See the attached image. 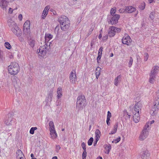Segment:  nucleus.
<instances>
[{
    "instance_id": "obj_1",
    "label": "nucleus",
    "mask_w": 159,
    "mask_h": 159,
    "mask_svg": "<svg viewBox=\"0 0 159 159\" xmlns=\"http://www.w3.org/2000/svg\"><path fill=\"white\" fill-rule=\"evenodd\" d=\"M53 36L51 34H46L45 36V44L41 46L39 49V55L40 54L42 56H44L47 53V52L50 48V44L51 42H48V41L52 39Z\"/></svg>"
},
{
    "instance_id": "obj_2",
    "label": "nucleus",
    "mask_w": 159,
    "mask_h": 159,
    "mask_svg": "<svg viewBox=\"0 0 159 159\" xmlns=\"http://www.w3.org/2000/svg\"><path fill=\"white\" fill-rule=\"evenodd\" d=\"M58 21L60 23L61 29L66 31L69 28L70 21L69 19L66 16H62L58 19Z\"/></svg>"
},
{
    "instance_id": "obj_3",
    "label": "nucleus",
    "mask_w": 159,
    "mask_h": 159,
    "mask_svg": "<svg viewBox=\"0 0 159 159\" xmlns=\"http://www.w3.org/2000/svg\"><path fill=\"white\" fill-rule=\"evenodd\" d=\"M8 25L11 30L17 37H20L22 34L21 30L17 24L12 19H10L8 21Z\"/></svg>"
},
{
    "instance_id": "obj_4",
    "label": "nucleus",
    "mask_w": 159,
    "mask_h": 159,
    "mask_svg": "<svg viewBox=\"0 0 159 159\" xmlns=\"http://www.w3.org/2000/svg\"><path fill=\"white\" fill-rule=\"evenodd\" d=\"M87 101L85 96L84 95H79L77 98L76 107L78 111L82 110L86 106Z\"/></svg>"
},
{
    "instance_id": "obj_5",
    "label": "nucleus",
    "mask_w": 159,
    "mask_h": 159,
    "mask_svg": "<svg viewBox=\"0 0 159 159\" xmlns=\"http://www.w3.org/2000/svg\"><path fill=\"white\" fill-rule=\"evenodd\" d=\"M154 105L152 107L150 113L152 116L154 115L159 109V90L156 93L155 96Z\"/></svg>"
},
{
    "instance_id": "obj_6",
    "label": "nucleus",
    "mask_w": 159,
    "mask_h": 159,
    "mask_svg": "<svg viewBox=\"0 0 159 159\" xmlns=\"http://www.w3.org/2000/svg\"><path fill=\"white\" fill-rule=\"evenodd\" d=\"M140 103H137L134 107V109L132 111L133 118L134 122L136 123L138 122L140 119L139 115V110H140Z\"/></svg>"
},
{
    "instance_id": "obj_7",
    "label": "nucleus",
    "mask_w": 159,
    "mask_h": 159,
    "mask_svg": "<svg viewBox=\"0 0 159 159\" xmlns=\"http://www.w3.org/2000/svg\"><path fill=\"white\" fill-rule=\"evenodd\" d=\"M20 68L18 64L15 62H11L8 66L9 73L12 75H15L20 71Z\"/></svg>"
},
{
    "instance_id": "obj_8",
    "label": "nucleus",
    "mask_w": 159,
    "mask_h": 159,
    "mask_svg": "<svg viewBox=\"0 0 159 159\" xmlns=\"http://www.w3.org/2000/svg\"><path fill=\"white\" fill-rule=\"evenodd\" d=\"M49 125L50 127V134L51 136V138L53 139H55L57 137V134L55 129V126L53 122L52 121H50Z\"/></svg>"
},
{
    "instance_id": "obj_9",
    "label": "nucleus",
    "mask_w": 159,
    "mask_h": 159,
    "mask_svg": "<svg viewBox=\"0 0 159 159\" xmlns=\"http://www.w3.org/2000/svg\"><path fill=\"white\" fill-rule=\"evenodd\" d=\"M109 29L108 34L110 37H114L116 33H119L121 30L120 28L113 26L110 27Z\"/></svg>"
},
{
    "instance_id": "obj_10",
    "label": "nucleus",
    "mask_w": 159,
    "mask_h": 159,
    "mask_svg": "<svg viewBox=\"0 0 159 159\" xmlns=\"http://www.w3.org/2000/svg\"><path fill=\"white\" fill-rule=\"evenodd\" d=\"M14 121L15 119L11 117V115L8 114L6 117L4 122L7 125L11 126Z\"/></svg>"
},
{
    "instance_id": "obj_11",
    "label": "nucleus",
    "mask_w": 159,
    "mask_h": 159,
    "mask_svg": "<svg viewBox=\"0 0 159 159\" xmlns=\"http://www.w3.org/2000/svg\"><path fill=\"white\" fill-rule=\"evenodd\" d=\"M110 17L111 18V19L108 21V24L111 25H114L118 23L120 16L118 14H115Z\"/></svg>"
},
{
    "instance_id": "obj_12",
    "label": "nucleus",
    "mask_w": 159,
    "mask_h": 159,
    "mask_svg": "<svg viewBox=\"0 0 159 159\" xmlns=\"http://www.w3.org/2000/svg\"><path fill=\"white\" fill-rule=\"evenodd\" d=\"M12 84L15 89H17L19 87L20 80L18 77L16 76L11 78Z\"/></svg>"
},
{
    "instance_id": "obj_13",
    "label": "nucleus",
    "mask_w": 159,
    "mask_h": 159,
    "mask_svg": "<svg viewBox=\"0 0 159 159\" xmlns=\"http://www.w3.org/2000/svg\"><path fill=\"white\" fill-rule=\"evenodd\" d=\"M9 3L7 0H0V7L3 11H6Z\"/></svg>"
},
{
    "instance_id": "obj_14",
    "label": "nucleus",
    "mask_w": 159,
    "mask_h": 159,
    "mask_svg": "<svg viewBox=\"0 0 159 159\" xmlns=\"http://www.w3.org/2000/svg\"><path fill=\"white\" fill-rule=\"evenodd\" d=\"M30 21L27 20L24 24L23 32L25 34H27L30 30Z\"/></svg>"
},
{
    "instance_id": "obj_15",
    "label": "nucleus",
    "mask_w": 159,
    "mask_h": 159,
    "mask_svg": "<svg viewBox=\"0 0 159 159\" xmlns=\"http://www.w3.org/2000/svg\"><path fill=\"white\" fill-rule=\"evenodd\" d=\"M149 134V131L146 130L145 129H143L139 137V139L141 140H143L145 139L148 136Z\"/></svg>"
},
{
    "instance_id": "obj_16",
    "label": "nucleus",
    "mask_w": 159,
    "mask_h": 159,
    "mask_svg": "<svg viewBox=\"0 0 159 159\" xmlns=\"http://www.w3.org/2000/svg\"><path fill=\"white\" fill-rule=\"evenodd\" d=\"M70 82L73 84L75 83L76 81V75L75 74V71H72L70 75Z\"/></svg>"
},
{
    "instance_id": "obj_17",
    "label": "nucleus",
    "mask_w": 159,
    "mask_h": 159,
    "mask_svg": "<svg viewBox=\"0 0 159 159\" xmlns=\"http://www.w3.org/2000/svg\"><path fill=\"white\" fill-rule=\"evenodd\" d=\"M131 39L130 37L127 35L126 36H124L122 39V42L124 44H126L128 45L131 43Z\"/></svg>"
},
{
    "instance_id": "obj_18",
    "label": "nucleus",
    "mask_w": 159,
    "mask_h": 159,
    "mask_svg": "<svg viewBox=\"0 0 159 159\" xmlns=\"http://www.w3.org/2000/svg\"><path fill=\"white\" fill-rule=\"evenodd\" d=\"M150 155V153L149 151L146 150L143 151L141 156L142 159H147Z\"/></svg>"
},
{
    "instance_id": "obj_19",
    "label": "nucleus",
    "mask_w": 159,
    "mask_h": 159,
    "mask_svg": "<svg viewBox=\"0 0 159 159\" xmlns=\"http://www.w3.org/2000/svg\"><path fill=\"white\" fill-rule=\"evenodd\" d=\"M126 12L128 13H131L136 10L135 7L131 6H127L125 7Z\"/></svg>"
},
{
    "instance_id": "obj_20",
    "label": "nucleus",
    "mask_w": 159,
    "mask_h": 159,
    "mask_svg": "<svg viewBox=\"0 0 159 159\" xmlns=\"http://www.w3.org/2000/svg\"><path fill=\"white\" fill-rule=\"evenodd\" d=\"M53 96V93L52 91H50L48 95L47 98V103L46 105L48 106L49 105V103L52 100V97Z\"/></svg>"
},
{
    "instance_id": "obj_21",
    "label": "nucleus",
    "mask_w": 159,
    "mask_h": 159,
    "mask_svg": "<svg viewBox=\"0 0 159 159\" xmlns=\"http://www.w3.org/2000/svg\"><path fill=\"white\" fill-rule=\"evenodd\" d=\"M121 75H118L114 79V84L116 86H118L119 83L121 81Z\"/></svg>"
},
{
    "instance_id": "obj_22",
    "label": "nucleus",
    "mask_w": 159,
    "mask_h": 159,
    "mask_svg": "<svg viewBox=\"0 0 159 159\" xmlns=\"http://www.w3.org/2000/svg\"><path fill=\"white\" fill-rule=\"evenodd\" d=\"M149 75V82L151 84H153L155 81L156 75L150 73Z\"/></svg>"
},
{
    "instance_id": "obj_23",
    "label": "nucleus",
    "mask_w": 159,
    "mask_h": 159,
    "mask_svg": "<svg viewBox=\"0 0 159 159\" xmlns=\"http://www.w3.org/2000/svg\"><path fill=\"white\" fill-rule=\"evenodd\" d=\"M111 113L110 112V111H108L107 112V120H106L107 124L108 125H110V123L109 121L110 120V118L111 117Z\"/></svg>"
},
{
    "instance_id": "obj_24",
    "label": "nucleus",
    "mask_w": 159,
    "mask_h": 159,
    "mask_svg": "<svg viewBox=\"0 0 159 159\" xmlns=\"http://www.w3.org/2000/svg\"><path fill=\"white\" fill-rule=\"evenodd\" d=\"M104 146L105 147V149L106 150L105 153L108 154L111 149V145L110 144H108V145L105 144L104 145Z\"/></svg>"
},
{
    "instance_id": "obj_25",
    "label": "nucleus",
    "mask_w": 159,
    "mask_h": 159,
    "mask_svg": "<svg viewBox=\"0 0 159 159\" xmlns=\"http://www.w3.org/2000/svg\"><path fill=\"white\" fill-rule=\"evenodd\" d=\"M159 69L158 66H155L153 68V70H151L150 73L156 75Z\"/></svg>"
},
{
    "instance_id": "obj_26",
    "label": "nucleus",
    "mask_w": 159,
    "mask_h": 159,
    "mask_svg": "<svg viewBox=\"0 0 159 159\" xmlns=\"http://www.w3.org/2000/svg\"><path fill=\"white\" fill-rule=\"evenodd\" d=\"M57 97L58 99H59L61 98L62 95V89L61 88H58L57 89Z\"/></svg>"
},
{
    "instance_id": "obj_27",
    "label": "nucleus",
    "mask_w": 159,
    "mask_h": 159,
    "mask_svg": "<svg viewBox=\"0 0 159 159\" xmlns=\"http://www.w3.org/2000/svg\"><path fill=\"white\" fill-rule=\"evenodd\" d=\"M117 123H116L115 125L114 126L113 129L111 131L110 133V134H115L117 131Z\"/></svg>"
},
{
    "instance_id": "obj_28",
    "label": "nucleus",
    "mask_w": 159,
    "mask_h": 159,
    "mask_svg": "<svg viewBox=\"0 0 159 159\" xmlns=\"http://www.w3.org/2000/svg\"><path fill=\"white\" fill-rule=\"evenodd\" d=\"M95 134L96 135V139H99L101 136V132L99 129H97L96 130Z\"/></svg>"
},
{
    "instance_id": "obj_29",
    "label": "nucleus",
    "mask_w": 159,
    "mask_h": 159,
    "mask_svg": "<svg viewBox=\"0 0 159 159\" xmlns=\"http://www.w3.org/2000/svg\"><path fill=\"white\" fill-rule=\"evenodd\" d=\"M29 44L31 47L33 48L34 47L35 44V40H30L29 41Z\"/></svg>"
},
{
    "instance_id": "obj_30",
    "label": "nucleus",
    "mask_w": 159,
    "mask_h": 159,
    "mask_svg": "<svg viewBox=\"0 0 159 159\" xmlns=\"http://www.w3.org/2000/svg\"><path fill=\"white\" fill-rule=\"evenodd\" d=\"M116 10L115 9H114V8H112L110 11V13L111 15H110V16H113L114 15V14L116 12Z\"/></svg>"
},
{
    "instance_id": "obj_31",
    "label": "nucleus",
    "mask_w": 159,
    "mask_h": 159,
    "mask_svg": "<svg viewBox=\"0 0 159 159\" xmlns=\"http://www.w3.org/2000/svg\"><path fill=\"white\" fill-rule=\"evenodd\" d=\"M93 141V139L92 137H91L88 140V144L89 146H91L92 145Z\"/></svg>"
},
{
    "instance_id": "obj_32",
    "label": "nucleus",
    "mask_w": 159,
    "mask_h": 159,
    "mask_svg": "<svg viewBox=\"0 0 159 159\" xmlns=\"http://www.w3.org/2000/svg\"><path fill=\"white\" fill-rule=\"evenodd\" d=\"M37 129L36 127H32L30 130V133L31 134H34V130Z\"/></svg>"
},
{
    "instance_id": "obj_33",
    "label": "nucleus",
    "mask_w": 159,
    "mask_h": 159,
    "mask_svg": "<svg viewBox=\"0 0 159 159\" xmlns=\"http://www.w3.org/2000/svg\"><path fill=\"white\" fill-rule=\"evenodd\" d=\"M120 137H118L116 139L113 140L112 141V143H118L120 141Z\"/></svg>"
},
{
    "instance_id": "obj_34",
    "label": "nucleus",
    "mask_w": 159,
    "mask_h": 159,
    "mask_svg": "<svg viewBox=\"0 0 159 159\" xmlns=\"http://www.w3.org/2000/svg\"><path fill=\"white\" fill-rule=\"evenodd\" d=\"M5 46L8 49H10L11 48V46L10 44L8 42H5Z\"/></svg>"
},
{
    "instance_id": "obj_35",
    "label": "nucleus",
    "mask_w": 159,
    "mask_h": 159,
    "mask_svg": "<svg viewBox=\"0 0 159 159\" xmlns=\"http://www.w3.org/2000/svg\"><path fill=\"white\" fill-rule=\"evenodd\" d=\"M48 14V12H46L45 11H43V13H42V15H41L42 18L43 19H45V18L46 16Z\"/></svg>"
},
{
    "instance_id": "obj_36",
    "label": "nucleus",
    "mask_w": 159,
    "mask_h": 159,
    "mask_svg": "<svg viewBox=\"0 0 159 159\" xmlns=\"http://www.w3.org/2000/svg\"><path fill=\"white\" fill-rule=\"evenodd\" d=\"M149 125L150 123L149 122H147L145 125L143 129H145L146 130H148V131Z\"/></svg>"
},
{
    "instance_id": "obj_37",
    "label": "nucleus",
    "mask_w": 159,
    "mask_h": 159,
    "mask_svg": "<svg viewBox=\"0 0 159 159\" xmlns=\"http://www.w3.org/2000/svg\"><path fill=\"white\" fill-rule=\"evenodd\" d=\"M133 62V59L131 57H130L129 62L128 64V66L130 67H131Z\"/></svg>"
},
{
    "instance_id": "obj_38",
    "label": "nucleus",
    "mask_w": 159,
    "mask_h": 159,
    "mask_svg": "<svg viewBox=\"0 0 159 159\" xmlns=\"http://www.w3.org/2000/svg\"><path fill=\"white\" fill-rule=\"evenodd\" d=\"M155 13L154 12H152L150 14L149 17L152 20L154 19Z\"/></svg>"
},
{
    "instance_id": "obj_39",
    "label": "nucleus",
    "mask_w": 159,
    "mask_h": 159,
    "mask_svg": "<svg viewBox=\"0 0 159 159\" xmlns=\"http://www.w3.org/2000/svg\"><path fill=\"white\" fill-rule=\"evenodd\" d=\"M148 53H145L144 54V61H146L148 59Z\"/></svg>"
},
{
    "instance_id": "obj_40",
    "label": "nucleus",
    "mask_w": 159,
    "mask_h": 159,
    "mask_svg": "<svg viewBox=\"0 0 159 159\" xmlns=\"http://www.w3.org/2000/svg\"><path fill=\"white\" fill-rule=\"evenodd\" d=\"M81 146L84 151L86 150V144L84 142H83L81 143Z\"/></svg>"
},
{
    "instance_id": "obj_41",
    "label": "nucleus",
    "mask_w": 159,
    "mask_h": 159,
    "mask_svg": "<svg viewBox=\"0 0 159 159\" xmlns=\"http://www.w3.org/2000/svg\"><path fill=\"white\" fill-rule=\"evenodd\" d=\"M103 50V48L102 47H100L99 49V51L98 53V55H102V52Z\"/></svg>"
},
{
    "instance_id": "obj_42",
    "label": "nucleus",
    "mask_w": 159,
    "mask_h": 159,
    "mask_svg": "<svg viewBox=\"0 0 159 159\" xmlns=\"http://www.w3.org/2000/svg\"><path fill=\"white\" fill-rule=\"evenodd\" d=\"M87 156V152L86 151H84L83 152L82 154V158H86Z\"/></svg>"
},
{
    "instance_id": "obj_43",
    "label": "nucleus",
    "mask_w": 159,
    "mask_h": 159,
    "mask_svg": "<svg viewBox=\"0 0 159 159\" xmlns=\"http://www.w3.org/2000/svg\"><path fill=\"white\" fill-rule=\"evenodd\" d=\"M102 57V55H98V57L97 59V61L98 63H99V61H100L101 57Z\"/></svg>"
},
{
    "instance_id": "obj_44",
    "label": "nucleus",
    "mask_w": 159,
    "mask_h": 159,
    "mask_svg": "<svg viewBox=\"0 0 159 159\" xmlns=\"http://www.w3.org/2000/svg\"><path fill=\"white\" fill-rule=\"evenodd\" d=\"M50 8V6L48 5L45 8L44 10H43L44 11H46L48 13V10Z\"/></svg>"
},
{
    "instance_id": "obj_45",
    "label": "nucleus",
    "mask_w": 159,
    "mask_h": 159,
    "mask_svg": "<svg viewBox=\"0 0 159 159\" xmlns=\"http://www.w3.org/2000/svg\"><path fill=\"white\" fill-rule=\"evenodd\" d=\"M119 11L120 13H123L126 12L125 8L124 9H120L119 10Z\"/></svg>"
},
{
    "instance_id": "obj_46",
    "label": "nucleus",
    "mask_w": 159,
    "mask_h": 159,
    "mask_svg": "<svg viewBox=\"0 0 159 159\" xmlns=\"http://www.w3.org/2000/svg\"><path fill=\"white\" fill-rule=\"evenodd\" d=\"M56 148L57 152H58L59 150L60 149L61 147L59 145H57Z\"/></svg>"
},
{
    "instance_id": "obj_47",
    "label": "nucleus",
    "mask_w": 159,
    "mask_h": 159,
    "mask_svg": "<svg viewBox=\"0 0 159 159\" xmlns=\"http://www.w3.org/2000/svg\"><path fill=\"white\" fill-rule=\"evenodd\" d=\"M142 5H142V6H140L139 7V8L141 10H143L145 8V3H143Z\"/></svg>"
},
{
    "instance_id": "obj_48",
    "label": "nucleus",
    "mask_w": 159,
    "mask_h": 159,
    "mask_svg": "<svg viewBox=\"0 0 159 159\" xmlns=\"http://www.w3.org/2000/svg\"><path fill=\"white\" fill-rule=\"evenodd\" d=\"M16 153L17 155L19 154L22 155L23 154V152L20 150H18L16 152Z\"/></svg>"
},
{
    "instance_id": "obj_49",
    "label": "nucleus",
    "mask_w": 159,
    "mask_h": 159,
    "mask_svg": "<svg viewBox=\"0 0 159 159\" xmlns=\"http://www.w3.org/2000/svg\"><path fill=\"white\" fill-rule=\"evenodd\" d=\"M99 140V139H96V140L93 142V145L94 146H96L97 143Z\"/></svg>"
},
{
    "instance_id": "obj_50",
    "label": "nucleus",
    "mask_w": 159,
    "mask_h": 159,
    "mask_svg": "<svg viewBox=\"0 0 159 159\" xmlns=\"http://www.w3.org/2000/svg\"><path fill=\"white\" fill-rule=\"evenodd\" d=\"M24 157V155H23V154L22 155L19 154L17 156V158H20V157Z\"/></svg>"
},
{
    "instance_id": "obj_51",
    "label": "nucleus",
    "mask_w": 159,
    "mask_h": 159,
    "mask_svg": "<svg viewBox=\"0 0 159 159\" xmlns=\"http://www.w3.org/2000/svg\"><path fill=\"white\" fill-rule=\"evenodd\" d=\"M13 10L11 8H9L8 12L10 14H11L12 13Z\"/></svg>"
},
{
    "instance_id": "obj_52",
    "label": "nucleus",
    "mask_w": 159,
    "mask_h": 159,
    "mask_svg": "<svg viewBox=\"0 0 159 159\" xmlns=\"http://www.w3.org/2000/svg\"><path fill=\"white\" fill-rule=\"evenodd\" d=\"M18 18L20 20H22V15L21 14H20L18 16Z\"/></svg>"
},
{
    "instance_id": "obj_53",
    "label": "nucleus",
    "mask_w": 159,
    "mask_h": 159,
    "mask_svg": "<svg viewBox=\"0 0 159 159\" xmlns=\"http://www.w3.org/2000/svg\"><path fill=\"white\" fill-rule=\"evenodd\" d=\"M59 29V26H57L56 27L55 30L56 31H57V32H58V31Z\"/></svg>"
},
{
    "instance_id": "obj_54",
    "label": "nucleus",
    "mask_w": 159,
    "mask_h": 159,
    "mask_svg": "<svg viewBox=\"0 0 159 159\" xmlns=\"http://www.w3.org/2000/svg\"><path fill=\"white\" fill-rule=\"evenodd\" d=\"M108 36V34H107L105 36H104L103 37L104 39L107 40V39Z\"/></svg>"
},
{
    "instance_id": "obj_55",
    "label": "nucleus",
    "mask_w": 159,
    "mask_h": 159,
    "mask_svg": "<svg viewBox=\"0 0 159 159\" xmlns=\"http://www.w3.org/2000/svg\"><path fill=\"white\" fill-rule=\"evenodd\" d=\"M30 156L32 158V159H37L36 158L34 157V155L33 154L31 153L30 155Z\"/></svg>"
},
{
    "instance_id": "obj_56",
    "label": "nucleus",
    "mask_w": 159,
    "mask_h": 159,
    "mask_svg": "<svg viewBox=\"0 0 159 159\" xmlns=\"http://www.w3.org/2000/svg\"><path fill=\"white\" fill-rule=\"evenodd\" d=\"M100 70H98L97 72L96 73V75H100Z\"/></svg>"
},
{
    "instance_id": "obj_57",
    "label": "nucleus",
    "mask_w": 159,
    "mask_h": 159,
    "mask_svg": "<svg viewBox=\"0 0 159 159\" xmlns=\"http://www.w3.org/2000/svg\"><path fill=\"white\" fill-rule=\"evenodd\" d=\"M91 34L89 32L88 34H87L86 35V38L88 37L89 35Z\"/></svg>"
},
{
    "instance_id": "obj_58",
    "label": "nucleus",
    "mask_w": 159,
    "mask_h": 159,
    "mask_svg": "<svg viewBox=\"0 0 159 159\" xmlns=\"http://www.w3.org/2000/svg\"><path fill=\"white\" fill-rule=\"evenodd\" d=\"M93 29H92L91 28V29H90V30H89V32L91 34V33L93 31Z\"/></svg>"
},
{
    "instance_id": "obj_59",
    "label": "nucleus",
    "mask_w": 159,
    "mask_h": 159,
    "mask_svg": "<svg viewBox=\"0 0 159 159\" xmlns=\"http://www.w3.org/2000/svg\"><path fill=\"white\" fill-rule=\"evenodd\" d=\"M102 37V34H101V33L99 35V36H98V38H99V39H101Z\"/></svg>"
},
{
    "instance_id": "obj_60",
    "label": "nucleus",
    "mask_w": 159,
    "mask_h": 159,
    "mask_svg": "<svg viewBox=\"0 0 159 159\" xmlns=\"http://www.w3.org/2000/svg\"><path fill=\"white\" fill-rule=\"evenodd\" d=\"M154 0H148V2L149 3H151L153 2Z\"/></svg>"
},
{
    "instance_id": "obj_61",
    "label": "nucleus",
    "mask_w": 159,
    "mask_h": 159,
    "mask_svg": "<svg viewBox=\"0 0 159 159\" xmlns=\"http://www.w3.org/2000/svg\"><path fill=\"white\" fill-rule=\"evenodd\" d=\"M52 159H57V157L56 156L53 157Z\"/></svg>"
},
{
    "instance_id": "obj_62",
    "label": "nucleus",
    "mask_w": 159,
    "mask_h": 159,
    "mask_svg": "<svg viewBox=\"0 0 159 159\" xmlns=\"http://www.w3.org/2000/svg\"><path fill=\"white\" fill-rule=\"evenodd\" d=\"M59 102H57L56 103V105H57V106H58L59 105Z\"/></svg>"
},
{
    "instance_id": "obj_63",
    "label": "nucleus",
    "mask_w": 159,
    "mask_h": 159,
    "mask_svg": "<svg viewBox=\"0 0 159 159\" xmlns=\"http://www.w3.org/2000/svg\"><path fill=\"white\" fill-rule=\"evenodd\" d=\"M96 159H102V157L99 156Z\"/></svg>"
},
{
    "instance_id": "obj_64",
    "label": "nucleus",
    "mask_w": 159,
    "mask_h": 159,
    "mask_svg": "<svg viewBox=\"0 0 159 159\" xmlns=\"http://www.w3.org/2000/svg\"><path fill=\"white\" fill-rule=\"evenodd\" d=\"M154 120H153L151 121V123H150V124H151L152 123H153L154 122Z\"/></svg>"
}]
</instances>
